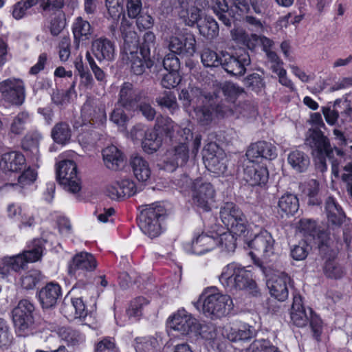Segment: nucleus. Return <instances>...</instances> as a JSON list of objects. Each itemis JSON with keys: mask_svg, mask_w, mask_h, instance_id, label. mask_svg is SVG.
I'll list each match as a JSON object with an SVG mask.
<instances>
[{"mask_svg": "<svg viewBox=\"0 0 352 352\" xmlns=\"http://www.w3.org/2000/svg\"><path fill=\"white\" fill-rule=\"evenodd\" d=\"M163 130L173 142L172 146L166 153L165 163L173 170L183 166L190 158H195L201 146V136H193L188 126L175 124L169 118L164 119Z\"/></svg>", "mask_w": 352, "mask_h": 352, "instance_id": "obj_1", "label": "nucleus"}, {"mask_svg": "<svg viewBox=\"0 0 352 352\" xmlns=\"http://www.w3.org/2000/svg\"><path fill=\"white\" fill-rule=\"evenodd\" d=\"M120 31L124 40L122 58L134 74L141 75L146 68H151L153 65L150 59V50L146 47L138 50V36L127 21L122 22Z\"/></svg>", "mask_w": 352, "mask_h": 352, "instance_id": "obj_2", "label": "nucleus"}, {"mask_svg": "<svg viewBox=\"0 0 352 352\" xmlns=\"http://www.w3.org/2000/svg\"><path fill=\"white\" fill-rule=\"evenodd\" d=\"M305 144L311 150V154L316 160L317 168L324 172L327 169L326 157L331 160L332 173L336 176L339 175V162L333 160V153H336L339 157L344 154L340 148H332L329 140L324 133L318 129H310L307 131L305 138Z\"/></svg>", "mask_w": 352, "mask_h": 352, "instance_id": "obj_3", "label": "nucleus"}, {"mask_svg": "<svg viewBox=\"0 0 352 352\" xmlns=\"http://www.w3.org/2000/svg\"><path fill=\"white\" fill-rule=\"evenodd\" d=\"M219 280L230 290L246 289L253 295H256L258 292L251 272L234 263L228 264L223 269Z\"/></svg>", "mask_w": 352, "mask_h": 352, "instance_id": "obj_4", "label": "nucleus"}, {"mask_svg": "<svg viewBox=\"0 0 352 352\" xmlns=\"http://www.w3.org/2000/svg\"><path fill=\"white\" fill-rule=\"evenodd\" d=\"M201 298H203V313L212 319L226 316L233 309L230 296L219 292L216 287L205 289Z\"/></svg>", "mask_w": 352, "mask_h": 352, "instance_id": "obj_5", "label": "nucleus"}, {"mask_svg": "<svg viewBox=\"0 0 352 352\" xmlns=\"http://www.w3.org/2000/svg\"><path fill=\"white\" fill-rule=\"evenodd\" d=\"M220 218L228 230L239 236H246L248 223L242 210L233 202H226L221 207Z\"/></svg>", "mask_w": 352, "mask_h": 352, "instance_id": "obj_6", "label": "nucleus"}, {"mask_svg": "<svg viewBox=\"0 0 352 352\" xmlns=\"http://www.w3.org/2000/svg\"><path fill=\"white\" fill-rule=\"evenodd\" d=\"M164 212V207L159 204L146 205L139 216V226L142 232L151 238L157 236L161 233L160 221Z\"/></svg>", "mask_w": 352, "mask_h": 352, "instance_id": "obj_7", "label": "nucleus"}, {"mask_svg": "<svg viewBox=\"0 0 352 352\" xmlns=\"http://www.w3.org/2000/svg\"><path fill=\"white\" fill-rule=\"evenodd\" d=\"M34 307L28 300H21L12 311V320L16 333L19 336L28 335L34 325Z\"/></svg>", "mask_w": 352, "mask_h": 352, "instance_id": "obj_8", "label": "nucleus"}, {"mask_svg": "<svg viewBox=\"0 0 352 352\" xmlns=\"http://www.w3.org/2000/svg\"><path fill=\"white\" fill-rule=\"evenodd\" d=\"M57 179L66 190L76 193L81 188L80 180L77 173V166L72 160H63L57 166Z\"/></svg>", "mask_w": 352, "mask_h": 352, "instance_id": "obj_9", "label": "nucleus"}, {"mask_svg": "<svg viewBox=\"0 0 352 352\" xmlns=\"http://www.w3.org/2000/svg\"><path fill=\"white\" fill-rule=\"evenodd\" d=\"M203 159L206 168L216 174H223L227 170L226 154L214 142H210L205 146Z\"/></svg>", "mask_w": 352, "mask_h": 352, "instance_id": "obj_10", "label": "nucleus"}, {"mask_svg": "<svg viewBox=\"0 0 352 352\" xmlns=\"http://www.w3.org/2000/svg\"><path fill=\"white\" fill-rule=\"evenodd\" d=\"M169 326L182 335L194 333L197 336L201 334V324L184 309H179L169 318Z\"/></svg>", "mask_w": 352, "mask_h": 352, "instance_id": "obj_11", "label": "nucleus"}, {"mask_svg": "<svg viewBox=\"0 0 352 352\" xmlns=\"http://www.w3.org/2000/svg\"><path fill=\"white\" fill-rule=\"evenodd\" d=\"M0 93L6 102L13 105H21L25 98V84L20 78H8L0 82Z\"/></svg>", "mask_w": 352, "mask_h": 352, "instance_id": "obj_12", "label": "nucleus"}, {"mask_svg": "<svg viewBox=\"0 0 352 352\" xmlns=\"http://www.w3.org/2000/svg\"><path fill=\"white\" fill-rule=\"evenodd\" d=\"M97 267V262L90 253L82 252L76 254L69 263L68 272L76 278L82 279L88 272L94 271Z\"/></svg>", "mask_w": 352, "mask_h": 352, "instance_id": "obj_13", "label": "nucleus"}, {"mask_svg": "<svg viewBox=\"0 0 352 352\" xmlns=\"http://www.w3.org/2000/svg\"><path fill=\"white\" fill-rule=\"evenodd\" d=\"M215 190L212 185L202 179H195L192 186V198L195 205L208 211L210 204L214 199Z\"/></svg>", "mask_w": 352, "mask_h": 352, "instance_id": "obj_14", "label": "nucleus"}, {"mask_svg": "<svg viewBox=\"0 0 352 352\" xmlns=\"http://www.w3.org/2000/svg\"><path fill=\"white\" fill-rule=\"evenodd\" d=\"M274 239L272 234L266 230L261 232L255 237L248 242V245L254 252L252 256L261 257L267 261L274 254Z\"/></svg>", "mask_w": 352, "mask_h": 352, "instance_id": "obj_15", "label": "nucleus"}, {"mask_svg": "<svg viewBox=\"0 0 352 352\" xmlns=\"http://www.w3.org/2000/svg\"><path fill=\"white\" fill-rule=\"evenodd\" d=\"M250 57L245 50L236 52L234 55L222 54V67L233 76H242L246 72V67L250 64Z\"/></svg>", "mask_w": 352, "mask_h": 352, "instance_id": "obj_16", "label": "nucleus"}, {"mask_svg": "<svg viewBox=\"0 0 352 352\" xmlns=\"http://www.w3.org/2000/svg\"><path fill=\"white\" fill-rule=\"evenodd\" d=\"M196 40L190 32L172 36L168 41V49L175 54L191 56L195 52Z\"/></svg>", "mask_w": 352, "mask_h": 352, "instance_id": "obj_17", "label": "nucleus"}, {"mask_svg": "<svg viewBox=\"0 0 352 352\" xmlns=\"http://www.w3.org/2000/svg\"><path fill=\"white\" fill-rule=\"evenodd\" d=\"M146 98L144 91L134 87L131 82L122 85L118 94V104L126 109H133L138 104Z\"/></svg>", "mask_w": 352, "mask_h": 352, "instance_id": "obj_18", "label": "nucleus"}, {"mask_svg": "<svg viewBox=\"0 0 352 352\" xmlns=\"http://www.w3.org/2000/svg\"><path fill=\"white\" fill-rule=\"evenodd\" d=\"M254 161L248 160L245 164L243 179L252 186L264 185L269 177L267 168Z\"/></svg>", "mask_w": 352, "mask_h": 352, "instance_id": "obj_19", "label": "nucleus"}, {"mask_svg": "<svg viewBox=\"0 0 352 352\" xmlns=\"http://www.w3.org/2000/svg\"><path fill=\"white\" fill-rule=\"evenodd\" d=\"M324 212L327 219L328 227L333 230L340 228L346 220V214L337 200L328 197L324 203Z\"/></svg>", "mask_w": 352, "mask_h": 352, "instance_id": "obj_20", "label": "nucleus"}, {"mask_svg": "<svg viewBox=\"0 0 352 352\" xmlns=\"http://www.w3.org/2000/svg\"><path fill=\"white\" fill-rule=\"evenodd\" d=\"M290 278L283 272L274 274L267 281V286L272 296L279 301H285L289 296L287 284Z\"/></svg>", "mask_w": 352, "mask_h": 352, "instance_id": "obj_21", "label": "nucleus"}, {"mask_svg": "<svg viewBox=\"0 0 352 352\" xmlns=\"http://www.w3.org/2000/svg\"><path fill=\"white\" fill-rule=\"evenodd\" d=\"M91 50L93 55L100 62L112 61L116 56L114 43L103 36L92 41Z\"/></svg>", "mask_w": 352, "mask_h": 352, "instance_id": "obj_22", "label": "nucleus"}, {"mask_svg": "<svg viewBox=\"0 0 352 352\" xmlns=\"http://www.w3.org/2000/svg\"><path fill=\"white\" fill-rule=\"evenodd\" d=\"M313 314L310 307H305L300 295H294L290 311L291 322L298 327H305Z\"/></svg>", "mask_w": 352, "mask_h": 352, "instance_id": "obj_23", "label": "nucleus"}, {"mask_svg": "<svg viewBox=\"0 0 352 352\" xmlns=\"http://www.w3.org/2000/svg\"><path fill=\"white\" fill-rule=\"evenodd\" d=\"M276 155V146L265 141H260L251 144L246 152L247 158L250 160H256L258 158L272 160Z\"/></svg>", "mask_w": 352, "mask_h": 352, "instance_id": "obj_24", "label": "nucleus"}, {"mask_svg": "<svg viewBox=\"0 0 352 352\" xmlns=\"http://www.w3.org/2000/svg\"><path fill=\"white\" fill-rule=\"evenodd\" d=\"M61 296V288L57 283L53 282L47 283L43 287L38 294L39 300L43 308L54 307Z\"/></svg>", "mask_w": 352, "mask_h": 352, "instance_id": "obj_25", "label": "nucleus"}, {"mask_svg": "<svg viewBox=\"0 0 352 352\" xmlns=\"http://www.w3.org/2000/svg\"><path fill=\"white\" fill-rule=\"evenodd\" d=\"M102 157L107 168L118 170L124 164V156L122 151L114 145H111L102 150Z\"/></svg>", "mask_w": 352, "mask_h": 352, "instance_id": "obj_26", "label": "nucleus"}, {"mask_svg": "<svg viewBox=\"0 0 352 352\" xmlns=\"http://www.w3.org/2000/svg\"><path fill=\"white\" fill-rule=\"evenodd\" d=\"M25 164V159L21 153L12 151L4 153L0 162L1 167L6 171L18 172L21 170Z\"/></svg>", "mask_w": 352, "mask_h": 352, "instance_id": "obj_27", "label": "nucleus"}, {"mask_svg": "<svg viewBox=\"0 0 352 352\" xmlns=\"http://www.w3.org/2000/svg\"><path fill=\"white\" fill-rule=\"evenodd\" d=\"M72 33L74 43L78 47L80 43L90 39L93 33V29L89 21L78 16L72 24Z\"/></svg>", "mask_w": 352, "mask_h": 352, "instance_id": "obj_28", "label": "nucleus"}, {"mask_svg": "<svg viewBox=\"0 0 352 352\" xmlns=\"http://www.w3.org/2000/svg\"><path fill=\"white\" fill-rule=\"evenodd\" d=\"M130 164L133 174L140 182L147 181L151 175V170L148 162L142 156L138 155L131 157Z\"/></svg>", "mask_w": 352, "mask_h": 352, "instance_id": "obj_29", "label": "nucleus"}, {"mask_svg": "<svg viewBox=\"0 0 352 352\" xmlns=\"http://www.w3.org/2000/svg\"><path fill=\"white\" fill-rule=\"evenodd\" d=\"M81 115L85 121L89 122L92 120L95 122L102 123L107 118L104 109L94 107V101L91 99H88L82 105Z\"/></svg>", "mask_w": 352, "mask_h": 352, "instance_id": "obj_30", "label": "nucleus"}, {"mask_svg": "<svg viewBox=\"0 0 352 352\" xmlns=\"http://www.w3.org/2000/svg\"><path fill=\"white\" fill-rule=\"evenodd\" d=\"M208 96V100H205L204 103L196 104L192 107L195 113L197 120L202 124L207 125L212 120L213 108H212V96Z\"/></svg>", "mask_w": 352, "mask_h": 352, "instance_id": "obj_31", "label": "nucleus"}, {"mask_svg": "<svg viewBox=\"0 0 352 352\" xmlns=\"http://www.w3.org/2000/svg\"><path fill=\"white\" fill-rule=\"evenodd\" d=\"M217 245L215 236L202 234L192 241V250L194 254L201 255L213 250Z\"/></svg>", "mask_w": 352, "mask_h": 352, "instance_id": "obj_32", "label": "nucleus"}, {"mask_svg": "<svg viewBox=\"0 0 352 352\" xmlns=\"http://www.w3.org/2000/svg\"><path fill=\"white\" fill-rule=\"evenodd\" d=\"M179 98L183 102L185 107L194 106L196 104L204 103L208 100V96L203 93L199 88H192L190 91L182 89L179 94Z\"/></svg>", "mask_w": 352, "mask_h": 352, "instance_id": "obj_33", "label": "nucleus"}, {"mask_svg": "<svg viewBox=\"0 0 352 352\" xmlns=\"http://www.w3.org/2000/svg\"><path fill=\"white\" fill-rule=\"evenodd\" d=\"M298 230L303 235L312 236L314 239L318 238L324 243L327 238V234L324 232H319L316 228V223L314 221L309 219H302L297 224Z\"/></svg>", "mask_w": 352, "mask_h": 352, "instance_id": "obj_34", "label": "nucleus"}, {"mask_svg": "<svg viewBox=\"0 0 352 352\" xmlns=\"http://www.w3.org/2000/svg\"><path fill=\"white\" fill-rule=\"evenodd\" d=\"M26 264L27 262L23 253L12 257L6 258L3 266H0V277L7 276L10 273V269L18 272L23 269Z\"/></svg>", "mask_w": 352, "mask_h": 352, "instance_id": "obj_35", "label": "nucleus"}, {"mask_svg": "<svg viewBox=\"0 0 352 352\" xmlns=\"http://www.w3.org/2000/svg\"><path fill=\"white\" fill-rule=\"evenodd\" d=\"M287 160L293 169L298 173L305 171L310 164L308 155L298 150L292 151L288 155Z\"/></svg>", "mask_w": 352, "mask_h": 352, "instance_id": "obj_36", "label": "nucleus"}, {"mask_svg": "<svg viewBox=\"0 0 352 352\" xmlns=\"http://www.w3.org/2000/svg\"><path fill=\"white\" fill-rule=\"evenodd\" d=\"M136 352H157L160 349V342L153 336L138 337L135 340Z\"/></svg>", "mask_w": 352, "mask_h": 352, "instance_id": "obj_37", "label": "nucleus"}, {"mask_svg": "<svg viewBox=\"0 0 352 352\" xmlns=\"http://www.w3.org/2000/svg\"><path fill=\"white\" fill-rule=\"evenodd\" d=\"M223 336L232 342L246 340L251 338L253 331L250 327L243 325L238 329L232 327H226L223 329Z\"/></svg>", "mask_w": 352, "mask_h": 352, "instance_id": "obj_38", "label": "nucleus"}, {"mask_svg": "<svg viewBox=\"0 0 352 352\" xmlns=\"http://www.w3.org/2000/svg\"><path fill=\"white\" fill-rule=\"evenodd\" d=\"M199 33L208 38H213L219 34V25L217 22L211 16H206L204 19L197 24Z\"/></svg>", "mask_w": 352, "mask_h": 352, "instance_id": "obj_39", "label": "nucleus"}, {"mask_svg": "<svg viewBox=\"0 0 352 352\" xmlns=\"http://www.w3.org/2000/svg\"><path fill=\"white\" fill-rule=\"evenodd\" d=\"M37 177V173L30 168L26 169L19 177L16 184H6L4 188L12 187L19 192L32 185Z\"/></svg>", "mask_w": 352, "mask_h": 352, "instance_id": "obj_40", "label": "nucleus"}, {"mask_svg": "<svg viewBox=\"0 0 352 352\" xmlns=\"http://www.w3.org/2000/svg\"><path fill=\"white\" fill-rule=\"evenodd\" d=\"M278 206L283 213L294 214L299 208L298 199L294 195L285 194L279 199Z\"/></svg>", "mask_w": 352, "mask_h": 352, "instance_id": "obj_41", "label": "nucleus"}, {"mask_svg": "<svg viewBox=\"0 0 352 352\" xmlns=\"http://www.w3.org/2000/svg\"><path fill=\"white\" fill-rule=\"evenodd\" d=\"M162 139L154 130L145 133L144 140L142 141V148L147 153L156 152L162 146Z\"/></svg>", "mask_w": 352, "mask_h": 352, "instance_id": "obj_42", "label": "nucleus"}, {"mask_svg": "<svg viewBox=\"0 0 352 352\" xmlns=\"http://www.w3.org/2000/svg\"><path fill=\"white\" fill-rule=\"evenodd\" d=\"M53 140L58 144L67 143L71 138V129L66 122L57 123L52 130Z\"/></svg>", "mask_w": 352, "mask_h": 352, "instance_id": "obj_43", "label": "nucleus"}, {"mask_svg": "<svg viewBox=\"0 0 352 352\" xmlns=\"http://www.w3.org/2000/svg\"><path fill=\"white\" fill-rule=\"evenodd\" d=\"M237 236L231 230L223 232L219 235L215 236V239L217 241V245L221 248L223 251L226 252H234L236 248V238Z\"/></svg>", "mask_w": 352, "mask_h": 352, "instance_id": "obj_44", "label": "nucleus"}, {"mask_svg": "<svg viewBox=\"0 0 352 352\" xmlns=\"http://www.w3.org/2000/svg\"><path fill=\"white\" fill-rule=\"evenodd\" d=\"M30 116L28 111L19 112L14 118L10 124V133L14 135H21L25 129V125L30 122Z\"/></svg>", "mask_w": 352, "mask_h": 352, "instance_id": "obj_45", "label": "nucleus"}, {"mask_svg": "<svg viewBox=\"0 0 352 352\" xmlns=\"http://www.w3.org/2000/svg\"><path fill=\"white\" fill-rule=\"evenodd\" d=\"M39 0H21L12 7V16L15 19H21L29 13V10L35 6Z\"/></svg>", "mask_w": 352, "mask_h": 352, "instance_id": "obj_46", "label": "nucleus"}, {"mask_svg": "<svg viewBox=\"0 0 352 352\" xmlns=\"http://www.w3.org/2000/svg\"><path fill=\"white\" fill-rule=\"evenodd\" d=\"M156 102L160 107L167 108L170 111L178 109L176 97L170 91H165L160 94L156 98Z\"/></svg>", "mask_w": 352, "mask_h": 352, "instance_id": "obj_47", "label": "nucleus"}, {"mask_svg": "<svg viewBox=\"0 0 352 352\" xmlns=\"http://www.w3.org/2000/svg\"><path fill=\"white\" fill-rule=\"evenodd\" d=\"M212 1L214 2L212 6L214 13L224 25L230 27L231 25V21L226 14L228 6L226 0H212Z\"/></svg>", "mask_w": 352, "mask_h": 352, "instance_id": "obj_48", "label": "nucleus"}, {"mask_svg": "<svg viewBox=\"0 0 352 352\" xmlns=\"http://www.w3.org/2000/svg\"><path fill=\"white\" fill-rule=\"evenodd\" d=\"M201 62L205 67H218L222 65V55L219 56L210 49H204L201 55Z\"/></svg>", "mask_w": 352, "mask_h": 352, "instance_id": "obj_49", "label": "nucleus"}, {"mask_svg": "<svg viewBox=\"0 0 352 352\" xmlns=\"http://www.w3.org/2000/svg\"><path fill=\"white\" fill-rule=\"evenodd\" d=\"M43 248L41 242L39 240H34L32 247L23 252L27 263H34L40 260L43 254Z\"/></svg>", "mask_w": 352, "mask_h": 352, "instance_id": "obj_50", "label": "nucleus"}, {"mask_svg": "<svg viewBox=\"0 0 352 352\" xmlns=\"http://www.w3.org/2000/svg\"><path fill=\"white\" fill-rule=\"evenodd\" d=\"M245 352H280L277 347L271 344L270 341L265 340H254Z\"/></svg>", "mask_w": 352, "mask_h": 352, "instance_id": "obj_51", "label": "nucleus"}, {"mask_svg": "<svg viewBox=\"0 0 352 352\" xmlns=\"http://www.w3.org/2000/svg\"><path fill=\"white\" fill-rule=\"evenodd\" d=\"M148 305V300L144 297H138L133 300L127 309L129 317L139 318L142 314L144 306Z\"/></svg>", "mask_w": 352, "mask_h": 352, "instance_id": "obj_52", "label": "nucleus"}, {"mask_svg": "<svg viewBox=\"0 0 352 352\" xmlns=\"http://www.w3.org/2000/svg\"><path fill=\"white\" fill-rule=\"evenodd\" d=\"M41 278V273L36 270L26 272L21 278V286L25 289H33Z\"/></svg>", "mask_w": 352, "mask_h": 352, "instance_id": "obj_53", "label": "nucleus"}, {"mask_svg": "<svg viewBox=\"0 0 352 352\" xmlns=\"http://www.w3.org/2000/svg\"><path fill=\"white\" fill-rule=\"evenodd\" d=\"M65 25L66 19L65 14L62 12L58 11L50 21V30L51 34L54 36L58 35L65 28Z\"/></svg>", "mask_w": 352, "mask_h": 352, "instance_id": "obj_54", "label": "nucleus"}, {"mask_svg": "<svg viewBox=\"0 0 352 352\" xmlns=\"http://www.w3.org/2000/svg\"><path fill=\"white\" fill-rule=\"evenodd\" d=\"M124 0H105V6L109 16L117 20L123 12Z\"/></svg>", "mask_w": 352, "mask_h": 352, "instance_id": "obj_55", "label": "nucleus"}, {"mask_svg": "<svg viewBox=\"0 0 352 352\" xmlns=\"http://www.w3.org/2000/svg\"><path fill=\"white\" fill-rule=\"evenodd\" d=\"M58 334L61 339L72 344H75L80 340V333L68 327H60L58 330Z\"/></svg>", "mask_w": 352, "mask_h": 352, "instance_id": "obj_56", "label": "nucleus"}, {"mask_svg": "<svg viewBox=\"0 0 352 352\" xmlns=\"http://www.w3.org/2000/svg\"><path fill=\"white\" fill-rule=\"evenodd\" d=\"M71 307L73 308L75 311L73 316L69 315L68 317L84 319L87 316V310L82 298H72Z\"/></svg>", "mask_w": 352, "mask_h": 352, "instance_id": "obj_57", "label": "nucleus"}, {"mask_svg": "<svg viewBox=\"0 0 352 352\" xmlns=\"http://www.w3.org/2000/svg\"><path fill=\"white\" fill-rule=\"evenodd\" d=\"M245 85L247 87L256 92H260L263 89L265 84L260 75L253 74L245 79Z\"/></svg>", "mask_w": 352, "mask_h": 352, "instance_id": "obj_58", "label": "nucleus"}, {"mask_svg": "<svg viewBox=\"0 0 352 352\" xmlns=\"http://www.w3.org/2000/svg\"><path fill=\"white\" fill-rule=\"evenodd\" d=\"M181 76L178 72H168L164 74L161 81L162 85L166 89H171L177 87L181 82Z\"/></svg>", "mask_w": 352, "mask_h": 352, "instance_id": "obj_59", "label": "nucleus"}, {"mask_svg": "<svg viewBox=\"0 0 352 352\" xmlns=\"http://www.w3.org/2000/svg\"><path fill=\"white\" fill-rule=\"evenodd\" d=\"M309 246L305 241L300 242L291 250V255L294 260H304L308 255Z\"/></svg>", "mask_w": 352, "mask_h": 352, "instance_id": "obj_60", "label": "nucleus"}, {"mask_svg": "<svg viewBox=\"0 0 352 352\" xmlns=\"http://www.w3.org/2000/svg\"><path fill=\"white\" fill-rule=\"evenodd\" d=\"M119 189H121L122 195L125 197H131L135 194L136 186L133 181L129 179H123L118 182Z\"/></svg>", "mask_w": 352, "mask_h": 352, "instance_id": "obj_61", "label": "nucleus"}, {"mask_svg": "<svg viewBox=\"0 0 352 352\" xmlns=\"http://www.w3.org/2000/svg\"><path fill=\"white\" fill-rule=\"evenodd\" d=\"M163 65L166 71L171 72H178L180 67L179 58L174 54H169L165 56Z\"/></svg>", "mask_w": 352, "mask_h": 352, "instance_id": "obj_62", "label": "nucleus"}, {"mask_svg": "<svg viewBox=\"0 0 352 352\" xmlns=\"http://www.w3.org/2000/svg\"><path fill=\"white\" fill-rule=\"evenodd\" d=\"M110 120L119 126H124L129 118L122 108L116 107L111 113Z\"/></svg>", "mask_w": 352, "mask_h": 352, "instance_id": "obj_63", "label": "nucleus"}, {"mask_svg": "<svg viewBox=\"0 0 352 352\" xmlns=\"http://www.w3.org/2000/svg\"><path fill=\"white\" fill-rule=\"evenodd\" d=\"M343 170L342 180L346 184L347 191L352 197V161L343 167Z\"/></svg>", "mask_w": 352, "mask_h": 352, "instance_id": "obj_64", "label": "nucleus"}]
</instances>
